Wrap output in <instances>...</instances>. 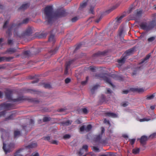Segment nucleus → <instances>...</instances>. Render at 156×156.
<instances>
[{"instance_id": "nucleus-27", "label": "nucleus", "mask_w": 156, "mask_h": 156, "mask_svg": "<svg viewBox=\"0 0 156 156\" xmlns=\"http://www.w3.org/2000/svg\"><path fill=\"white\" fill-rule=\"evenodd\" d=\"M140 152V149L138 148H136L133 149L132 152L134 154H137L139 153Z\"/></svg>"}, {"instance_id": "nucleus-58", "label": "nucleus", "mask_w": 156, "mask_h": 156, "mask_svg": "<svg viewBox=\"0 0 156 156\" xmlns=\"http://www.w3.org/2000/svg\"><path fill=\"white\" fill-rule=\"evenodd\" d=\"M85 128L84 126H82L80 128V130L81 132H83L85 130Z\"/></svg>"}, {"instance_id": "nucleus-28", "label": "nucleus", "mask_w": 156, "mask_h": 156, "mask_svg": "<svg viewBox=\"0 0 156 156\" xmlns=\"http://www.w3.org/2000/svg\"><path fill=\"white\" fill-rule=\"evenodd\" d=\"M99 87L98 85H96L94 86L91 89V91L92 93H93L94 92V90L97 89L98 87Z\"/></svg>"}, {"instance_id": "nucleus-16", "label": "nucleus", "mask_w": 156, "mask_h": 156, "mask_svg": "<svg viewBox=\"0 0 156 156\" xmlns=\"http://www.w3.org/2000/svg\"><path fill=\"white\" fill-rule=\"evenodd\" d=\"M29 5V3L23 4L18 9L19 10H24L27 8Z\"/></svg>"}, {"instance_id": "nucleus-5", "label": "nucleus", "mask_w": 156, "mask_h": 156, "mask_svg": "<svg viewBox=\"0 0 156 156\" xmlns=\"http://www.w3.org/2000/svg\"><path fill=\"white\" fill-rule=\"evenodd\" d=\"M101 134L95 135L94 138V140L96 142L103 144H105L107 143V139H102V134L105 133V129L104 127H102L101 128Z\"/></svg>"}, {"instance_id": "nucleus-46", "label": "nucleus", "mask_w": 156, "mask_h": 156, "mask_svg": "<svg viewBox=\"0 0 156 156\" xmlns=\"http://www.w3.org/2000/svg\"><path fill=\"white\" fill-rule=\"evenodd\" d=\"M88 146L87 145H84L83 146L82 149H84L85 151L87 152L88 151Z\"/></svg>"}, {"instance_id": "nucleus-22", "label": "nucleus", "mask_w": 156, "mask_h": 156, "mask_svg": "<svg viewBox=\"0 0 156 156\" xmlns=\"http://www.w3.org/2000/svg\"><path fill=\"white\" fill-rule=\"evenodd\" d=\"M134 50L135 48H133L127 50L125 53V54L126 55V56H127V57L131 53L134 51Z\"/></svg>"}, {"instance_id": "nucleus-52", "label": "nucleus", "mask_w": 156, "mask_h": 156, "mask_svg": "<svg viewBox=\"0 0 156 156\" xmlns=\"http://www.w3.org/2000/svg\"><path fill=\"white\" fill-rule=\"evenodd\" d=\"M71 81V79L68 78H67L65 79V82L66 83H68Z\"/></svg>"}, {"instance_id": "nucleus-37", "label": "nucleus", "mask_w": 156, "mask_h": 156, "mask_svg": "<svg viewBox=\"0 0 156 156\" xmlns=\"http://www.w3.org/2000/svg\"><path fill=\"white\" fill-rule=\"evenodd\" d=\"M20 131H15L14 132V137L16 138L17 136L20 135Z\"/></svg>"}, {"instance_id": "nucleus-17", "label": "nucleus", "mask_w": 156, "mask_h": 156, "mask_svg": "<svg viewBox=\"0 0 156 156\" xmlns=\"http://www.w3.org/2000/svg\"><path fill=\"white\" fill-rule=\"evenodd\" d=\"M127 58V56H124L123 57H121L120 59L118 60V62L120 64H123L124 63L126 59Z\"/></svg>"}, {"instance_id": "nucleus-30", "label": "nucleus", "mask_w": 156, "mask_h": 156, "mask_svg": "<svg viewBox=\"0 0 156 156\" xmlns=\"http://www.w3.org/2000/svg\"><path fill=\"white\" fill-rule=\"evenodd\" d=\"M156 38L155 36H152L149 38L147 39V41L149 42H151L153 41Z\"/></svg>"}, {"instance_id": "nucleus-13", "label": "nucleus", "mask_w": 156, "mask_h": 156, "mask_svg": "<svg viewBox=\"0 0 156 156\" xmlns=\"http://www.w3.org/2000/svg\"><path fill=\"white\" fill-rule=\"evenodd\" d=\"M130 90L133 92H136L138 93L143 92L144 90L143 88H131Z\"/></svg>"}, {"instance_id": "nucleus-49", "label": "nucleus", "mask_w": 156, "mask_h": 156, "mask_svg": "<svg viewBox=\"0 0 156 156\" xmlns=\"http://www.w3.org/2000/svg\"><path fill=\"white\" fill-rule=\"evenodd\" d=\"M50 143L54 144H58V141L56 140H51Z\"/></svg>"}, {"instance_id": "nucleus-19", "label": "nucleus", "mask_w": 156, "mask_h": 156, "mask_svg": "<svg viewBox=\"0 0 156 156\" xmlns=\"http://www.w3.org/2000/svg\"><path fill=\"white\" fill-rule=\"evenodd\" d=\"M111 76L115 80L120 81H122L123 80V78L122 77L117 75L112 74Z\"/></svg>"}, {"instance_id": "nucleus-53", "label": "nucleus", "mask_w": 156, "mask_h": 156, "mask_svg": "<svg viewBox=\"0 0 156 156\" xmlns=\"http://www.w3.org/2000/svg\"><path fill=\"white\" fill-rule=\"evenodd\" d=\"M78 20V18L77 17H75L71 19V21L73 22H75L77 20Z\"/></svg>"}, {"instance_id": "nucleus-3", "label": "nucleus", "mask_w": 156, "mask_h": 156, "mask_svg": "<svg viewBox=\"0 0 156 156\" xmlns=\"http://www.w3.org/2000/svg\"><path fill=\"white\" fill-rule=\"evenodd\" d=\"M12 91L9 90H6L5 93L6 98L9 100L12 101L14 102H22L24 101L27 100L29 101L38 103L39 101L35 100L33 98H29L25 96L19 97L16 99H12Z\"/></svg>"}, {"instance_id": "nucleus-15", "label": "nucleus", "mask_w": 156, "mask_h": 156, "mask_svg": "<svg viewBox=\"0 0 156 156\" xmlns=\"http://www.w3.org/2000/svg\"><path fill=\"white\" fill-rule=\"evenodd\" d=\"M37 143H34L30 144L27 146H25V147L26 149H30L35 148L37 147Z\"/></svg>"}, {"instance_id": "nucleus-56", "label": "nucleus", "mask_w": 156, "mask_h": 156, "mask_svg": "<svg viewBox=\"0 0 156 156\" xmlns=\"http://www.w3.org/2000/svg\"><path fill=\"white\" fill-rule=\"evenodd\" d=\"M135 139H132L130 140V144L131 145H133L135 143Z\"/></svg>"}, {"instance_id": "nucleus-11", "label": "nucleus", "mask_w": 156, "mask_h": 156, "mask_svg": "<svg viewBox=\"0 0 156 156\" xmlns=\"http://www.w3.org/2000/svg\"><path fill=\"white\" fill-rule=\"evenodd\" d=\"M57 31L56 29H54L51 31V34L48 38V41L50 42H52L53 43H54L55 41V35L52 34L54 32H56Z\"/></svg>"}, {"instance_id": "nucleus-24", "label": "nucleus", "mask_w": 156, "mask_h": 156, "mask_svg": "<svg viewBox=\"0 0 156 156\" xmlns=\"http://www.w3.org/2000/svg\"><path fill=\"white\" fill-rule=\"evenodd\" d=\"M58 49V47H56L54 49H52L49 52V53L51 55H54L57 52Z\"/></svg>"}, {"instance_id": "nucleus-51", "label": "nucleus", "mask_w": 156, "mask_h": 156, "mask_svg": "<svg viewBox=\"0 0 156 156\" xmlns=\"http://www.w3.org/2000/svg\"><path fill=\"white\" fill-rule=\"evenodd\" d=\"M30 52L29 51H26L24 52V54L27 56H29Z\"/></svg>"}, {"instance_id": "nucleus-57", "label": "nucleus", "mask_w": 156, "mask_h": 156, "mask_svg": "<svg viewBox=\"0 0 156 156\" xmlns=\"http://www.w3.org/2000/svg\"><path fill=\"white\" fill-rule=\"evenodd\" d=\"M104 122L105 123H107L109 125H110V122L108 120H107L106 119H104Z\"/></svg>"}, {"instance_id": "nucleus-39", "label": "nucleus", "mask_w": 156, "mask_h": 156, "mask_svg": "<svg viewBox=\"0 0 156 156\" xmlns=\"http://www.w3.org/2000/svg\"><path fill=\"white\" fill-rule=\"evenodd\" d=\"M50 120V118L47 117H45L43 119V121L44 122L49 121Z\"/></svg>"}, {"instance_id": "nucleus-40", "label": "nucleus", "mask_w": 156, "mask_h": 156, "mask_svg": "<svg viewBox=\"0 0 156 156\" xmlns=\"http://www.w3.org/2000/svg\"><path fill=\"white\" fill-rule=\"evenodd\" d=\"M71 135L69 134H66L64 135L63 137V138L64 139H69Z\"/></svg>"}, {"instance_id": "nucleus-44", "label": "nucleus", "mask_w": 156, "mask_h": 156, "mask_svg": "<svg viewBox=\"0 0 156 156\" xmlns=\"http://www.w3.org/2000/svg\"><path fill=\"white\" fill-rule=\"evenodd\" d=\"M87 4V2H84L80 4V9L82 8H83L86 6Z\"/></svg>"}, {"instance_id": "nucleus-14", "label": "nucleus", "mask_w": 156, "mask_h": 156, "mask_svg": "<svg viewBox=\"0 0 156 156\" xmlns=\"http://www.w3.org/2000/svg\"><path fill=\"white\" fill-rule=\"evenodd\" d=\"M106 116L112 117L114 118H117L118 117V115L112 112H107L105 113Z\"/></svg>"}, {"instance_id": "nucleus-47", "label": "nucleus", "mask_w": 156, "mask_h": 156, "mask_svg": "<svg viewBox=\"0 0 156 156\" xmlns=\"http://www.w3.org/2000/svg\"><path fill=\"white\" fill-rule=\"evenodd\" d=\"M93 150L96 152H98L100 151L99 148L95 146H94L93 147Z\"/></svg>"}, {"instance_id": "nucleus-12", "label": "nucleus", "mask_w": 156, "mask_h": 156, "mask_svg": "<svg viewBox=\"0 0 156 156\" xmlns=\"http://www.w3.org/2000/svg\"><path fill=\"white\" fill-rule=\"evenodd\" d=\"M102 78L105 82L110 84L113 87H115V86L111 82V79L109 77L106 76H103L102 77Z\"/></svg>"}, {"instance_id": "nucleus-36", "label": "nucleus", "mask_w": 156, "mask_h": 156, "mask_svg": "<svg viewBox=\"0 0 156 156\" xmlns=\"http://www.w3.org/2000/svg\"><path fill=\"white\" fill-rule=\"evenodd\" d=\"M92 128V126L91 125L89 124L88 125L87 127L85 128V130L87 132H89L90 131Z\"/></svg>"}, {"instance_id": "nucleus-20", "label": "nucleus", "mask_w": 156, "mask_h": 156, "mask_svg": "<svg viewBox=\"0 0 156 156\" xmlns=\"http://www.w3.org/2000/svg\"><path fill=\"white\" fill-rule=\"evenodd\" d=\"M72 121L69 120H67L66 121L62 122L61 124L63 126H68L71 125Z\"/></svg>"}, {"instance_id": "nucleus-26", "label": "nucleus", "mask_w": 156, "mask_h": 156, "mask_svg": "<svg viewBox=\"0 0 156 156\" xmlns=\"http://www.w3.org/2000/svg\"><path fill=\"white\" fill-rule=\"evenodd\" d=\"M142 13V10H140L137 11V12H136L134 13V15L136 17H139L141 16Z\"/></svg>"}, {"instance_id": "nucleus-10", "label": "nucleus", "mask_w": 156, "mask_h": 156, "mask_svg": "<svg viewBox=\"0 0 156 156\" xmlns=\"http://www.w3.org/2000/svg\"><path fill=\"white\" fill-rule=\"evenodd\" d=\"M149 138V137L145 135L141 136L140 138V142L141 144L143 145H145L147 141Z\"/></svg>"}, {"instance_id": "nucleus-23", "label": "nucleus", "mask_w": 156, "mask_h": 156, "mask_svg": "<svg viewBox=\"0 0 156 156\" xmlns=\"http://www.w3.org/2000/svg\"><path fill=\"white\" fill-rule=\"evenodd\" d=\"M16 51V49L15 48H10L8 49L6 51V52L10 54H12Z\"/></svg>"}, {"instance_id": "nucleus-63", "label": "nucleus", "mask_w": 156, "mask_h": 156, "mask_svg": "<svg viewBox=\"0 0 156 156\" xmlns=\"http://www.w3.org/2000/svg\"><path fill=\"white\" fill-rule=\"evenodd\" d=\"M12 40L10 39H8V43L9 45L11 44H12Z\"/></svg>"}, {"instance_id": "nucleus-45", "label": "nucleus", "mask_w": 156, "mask_h": 156, "mask_svg": "<svg viewBox=\"0 0 156 156\" xmlns=\"http://www.w3.org/2000/svg\"><path fill=\"white\" fill-rule=\"evenodd\" d=\"M151 120L150 119L143 118L140 119L139 121L140 122H143L144 121H148Z\"/></svg>"}, {"instance_id": "nucleus-61", "label": "nucleus", "mask_w": 156, "mask_h": 156, "mask_svg": "<svg viewBox=\"0 0 156 156\" xmlns=\"http://www.w3.org/2000/svg\"><path fill=\"white\" fill-rule=\"evenodd\" d=\"M112 91L111 90L110 88L107 89V93L111 94L112 93Z\"/></svg>"}, {"instance_id": "nucleus-55", "label": "nucleus", "mask_w": 156, "mask_h": 156, "mask_svg": "<svg viewBox=\"0 0 156 156\" xmlns=\"http://www.w3.org/2000/svg\"><path fill=\"white\" fill-rule=\"evenodd\" d=\"M6 114V111H4L0 113V117L2 116H4Z\"/></svg>"}, {"instance_id": "nucleus-4", "label": "nucleus", "mask_w": 156, "mask_h": 156, "mask_svg": "<svg viewBox=\"0 0 156 156\" xmlns=\"http://www.w3.org/2000/svg\"><path fill=\"white\" fill-rule=\"evenodd\" d=\"M155 24L156 21L154 20L148 22H141L140 23L139 26L141 29L149 31L154 28Z\"/></svg>"}, {"instance_id": "nucleus-6", "label": "nucleus", "mask_w": 156, "mask_h": 156, "mask_svg": "<svg viewBox=\"0 0 156 156\" xmlns=\"http://www.w3.org/2000/svg\"><path fill=\"white\" fill-rule=\"evenodd\" d=\"M14 35L15 36H17L22 38H25L31 36L33 33L32 28L28 27L21 34H18L16 31H14Z\"/></svg>"}, {"instance_id": "nucleus-42", "label": "nucleus", "mask_w": 156, "mask_h": 156, "mask_svg": "<svg viewBox=\"0 0 156 156\" xmlns=\"http://www.w3.org/2000/svg\"><path fill=\"white\" fill-rule=\"evenodd\" d=\"M14 115H15L13 114H11L8 117L6 118L5 120L6 121L9 119H12L13 117L14 116Z\"/></svg>"}, {"instance_id": "nucleus-8", "label": "nucleus", "mask_w": 156, "mask_h": 156, "mask_svg": "<svg viewBox=\"0 0 156 156\" xmlns=\"http://www.w3.org/2000/svg\"><path fill=\"white\" fill-rule=\"evenodd\" d=\"M6 144L3 143V149L6 154L10 152L11 149L13 148L14 147V144L12 143H10L6 147Z\"/></svg>"}, {"instance_id": "nucleus-1", "label": "nucleus", "mask_w": 156, "mask_h": 156, "mask_svg": "<svg viewBox=\"0 0 156 156\" xmlns=\"http://www.w3.org/2000/svg\"><path fill=\"white\" fill-rule=\"evenodd\" d=\"M45 18L48 24H51L54 17H62L66 16L67 13L65 10L59 9L53 14V9L51 6H48L44 10Z\"/></svg>"}, {"instance_id": "nucleus-29", "label": "nucleus", "mask_w": 156, "mask_h": 156, "mask_svg": "<svg viewBox=\"0 0 156 156\" xmlns=\"http://www.w3.org/2000/svg\"><path fill=\"white\" fill-rule=\"evenodd\" d=\"M42 139L45 140H47L50 143L51 141L50 140L51 137L50 136H44L42 138Z\"/></svg>"}, {"instance_id": "nucleus-34", "label": "nucleus", "mask_w": 156, "mask_h": 156, "mask_svg": "<svg viewBox=\"0 0 156 156\" xmlns=\"http://www.w3.org/2000/svg\"><path fill=\"white\" fill-rule=\"evenodd\" d=\"M125 16L124 15H122L121 16L119 17H117L116 19H117L116 21L118 23H120L121 22V20Z\"/></svg>"}, {"instance_id": "nucleus-43", "label": "nucleus", "mask_w": 156, "mask_h": 156, "mask_svg": "<svg viewBox=\"0 0 156 156\" xmlns=\"http://www.w3.org/2000/svg\"><path fill=\"white\" fill-rule=\"evenodd\" d=\"M84 153L83 150L82 148L80 149V151L78 152V154L79 156H81Z\"/></svg>"}, {"instance_id": "nucleus-41", "label": "nucleus", "mask_w": 156, "mask_h": 156, "mask_svg": "<svg viewBox=\"0 0 156 156\" xmlns=\"http://www.w3.org/2000/svg\"><path fill=\"white\" fill-rule=\"evenodd\" d=\"M46 36V34L45 33H41L38 36V37L40 38L45 37Z\"/></svg>"}, {"instance_id": "nucleus-21", "label": "nucleus", "mask_w": 156, "mask_h": 156, "mask_svg": "<svg viewBox=\"0 0 156 156\" xmlns=\"http://www.w3.org/2000/svg\"><path fill=\"white\" fill-rule=\"evenodd\" d=\"M150 56L151 55L150 54L147 55L144 58L142 59L141 61L139 63V64H141L144 62H147V60L149 58Z\"/></svg>"}, {"instance_id": "nucleus-25", "label": "nucleus", "mask_w": 156, "mask_h": 156, "mask_svg": "<svg viewBox=\"0 0 156 156\" xmlns=\"http://www.w3.org/2000/svg\"><path fill=\"white\" fill-rule=\"evenodd\" d=\"M23 150L22 148H20L17 151L15 154L14 156H23L22 155L20 154L21 152Z\"/></svg>"}, {"instance_id": "nucleus-35", "label": "nucleus", "mask_w": 156, "mask_h": 156, "mask_svg": "<svg viewBox=\"0 0 156 156\" xmlns=\"http://www.w3.org/2000/svg\"><path fill=\"white\" fill-rule=\"evenodd\" d=\"M95 4H94L90 6V13L94 14V8L95 6Z\"/></svg>"}, {"instance_id": "nucleus-9", "label": "nucleus", "mask_w": 156, "mask_h": 156, "mask_svg": "<svg viewBox=\"0 0 156 156\" xmlns=\"http://www.w3.org/2000/svg\"><path fill=\"white\" fill-rule=\"evenodd\" d=\"M74 61V59H73L67 62L65 65V69L64 71V74L65 75L68 74V69L69 68L70 65Z\"/></svg>"}, {"instance_id": "nucleus-18", "label": "nucleus", "mask_w": 156, "mask_h": 156, "mask_svg": "<svg viewBox=\"0 0 156 156\" xmlns=\"http://www.w3.org/2000/svg\"><path fill=\"white\" fill-rule=\"evenodd\" d=\"M106 53L105 51H98L97 53H95L93 55L94 57H98L101 55H104Z\"/></svg>"}, {"instance_id": "nucleus-48", "label": "nucleus", "mask_w": 156, "mask_h": 156, "mask_svg": "<svg viewBox=\"0 0 156 156\" xmlns=\"http://www.w3.org/2000/svg\"><path fill=\"white\" fill-rule=\"evenodd\" d=\"M156 136V133H154L151 134L149 136V138L151 139L154 138Z\"/></svg>"}, {"instance_id": "nucleus-32", "label": "nucleus", "mask_w": 156, "mask_h": 156, "mask_svg": "<svg viewBox=\"0 0 156 156\" xmlns=\"http://www.w3.org/2000/svg\"><path fill=\"white\" fill-rule=\"evenodd\" d=\"M155 97V95L154 94L150 95H147V100H151L153 99Z\"/></svg>"}, {"instance_id": "nucleus-60", "label": "nucleus", "mask_w": 156, "mask_h": 156, "mask_svg": "<svg viewBox=\"0 0 156 156\" xmlns=\"http://www.w3.org/2000/svg\"><path fill=\"white\" fill-rule=\"evenodd\" d=\"M88 79V77L87 76L86 77V80L84 81H82L81 82V84L82 85H84L87 82V80Z\"/></svg>"}, {"instance_id": "nucleus-7", "label": "nucleus", "mask_w": 156, "mask_h": 156, "mask_svg": "<svg viewBox=\"0 0 156 156\" xmlns=\"http://www.w3.org/2000/svg\"><path fill=\"white\" fill-rule=\"evenodd\" d=\"M1 108L3 109L9 110L11 109L14 108V105L13 104L11 103H8L7 102H4L1 104L0 105Z\"/></svg>"}, {"instance_id": "nucleus-54", "label": "nucleus", "mask_w": 156, "mask_h": 156, "mask_svg": "<svg viewBox=\"0 0 156 156\" xmlns=\"http://www.w3.org/2000/svg\"><path fill=\"white\" fill-rule=\"evenodd\" d=\"M102 15H101L100 17L99 18L97 19L95 21V22L97 23H98L102 19Z\"/></svg>"}, {"instance_id": "nucleus-2", "label": "nucleus", "mask_w": 156, "mask_h": 156, "mask_svg": "<svg viewBox=\"0 0 156 156\" xmlns=\"http://www.w3.org/2000/svg\"><path fill=\"white\" fill-rule=\"evenodd\" d=\"M29 18H27L24 19L22 23H20L16 24L12 23H11L9 25H8L9 23V21L6 20L4 24L3 28L4 29H7L6 33L8 36H10L12 35V30H14L15 31H16L21 24L28 23L29 21Z\"/></svg>"}, {"instance_id": "nucleus-38", "label": "nucleus", "mask_w": 156, "mask_h": 156, "mask_svg": "<svg viewBox=\"0 0 156 156\" xmlns=\"http://www.w3.org/2000/svg\"><path fill=\"white\" fill-rule=\"evenodd\" d=\"M14 58L13 57H5V60L7 62H9Z\"/></svg>"}, {"instance_id": "nucleus-59", "label": "nucleus", "mask_w": 156, "mask_h": 156, "mask_svg": "<svg viewBox=\"0 0 156 156\" xmlns=\"http://www.w3.org/2000/svg\"><path fill=\"white\" fill-rule=\"evenodd\" d=\"M128 105V102H124L122 104V105L124 107H125Z\"/></svg>"}, {"instance_id": "nucleus-64", "label": "nucleus", "mask_w": 156, "mask_h": 156, "mask_svg": "<svg viewBox=\"0 0 156 156\" xmlns=\"http://www.w3.org/2000/svg\"><path fill=\"white\" fill-rule=\"evenodd\" d=\"M30 156H39V154L38 153H36L35 154H33Z\"/></svg>"}, {"instance_id": "nucleus-33", "label": "nucleus", "mask_w": 156, "mask_h": 156, "mask_svg": "<svg viewBox=\"0 0 156 156\" xmlns=\"http://www.w3.org/2000/svg\"><path fill=\"white\" fill-rule=\"evenodd\" d=\"M43 87L44 88L48 89H50L51 87L50 84L48 83L44 84Z\"/></svg>"}, {"instance_id": "nucleus-62", "label": "nucleus", "mask_w": 156, "mask_h": 156, "mask_svg": "<svg viewBox=\"0 0 156 156\" xmlns=\"http://www.w3.org/2000/svg\"><path fill=\"white\" fill-rule=\"evenodd\" d=\"M129 92V90H124L122 91V93L125 94H127Z\"/></svg>"}, {"instance_id": "nucleus-50", "label": "nucleus", "mask_w": 156, "mask_h": 156, "mask_svg": "<svg viewBox=\"0 0 156 156\" xmlns=\"http://www.w3.org/2000/svg\"><path fill=\"white\" fill-rule=\"evenodd\" d=\"M81 110L85 114H87L88 112L87 109L85 108H83L81 109Z\"/></svg>"}, {"instance_id": "nucleus-31", "label": "nucleus", "mask_w": 156, "mask_h": 156, "mask_svg": "<svg viewBox=\"0 0 156 156\" xmlns=\"http://www.w3.org/2000/svg\"><path fill=\"white\" fill-rule=\"evenodd\" d=\"M118 5H115L113 6L111 9H109V10L107 11V12L108 13H109L110 12H111V11H112L114 9H116L117 8V7H118Z\"/></svg>"}]
</instances>
